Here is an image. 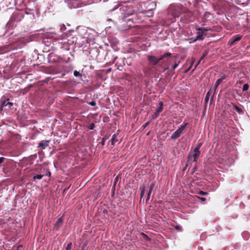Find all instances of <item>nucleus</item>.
<instances>
[{"mask_svg": "<svg viewBox=\"0 0 250 250\" xmlns=\"http://www.w3.org/2000/svg\"><path fill=\"white\" fill-rule=\"evenodd\" d=\"M74 76L76 77H79V78H81L82 77V75L80 73V72L77 70H75L74 71Z\"/></svg>", "mask_w": 250, "mask_h": 250, "instance_id": "nucleus-23", "label": "nucleus"}, {"mask_svg": "<svg viewBox=\"0 0 250 250\" xmlns=\"http://www.w3.org/2000/svg\"><path fill=\"white\" fill-rule=\"evenodd\" d=\"M235 43V42H233V39L232 38L230 39L229 42V44L230 46L233 45Z\"/></svg>", "mask_w": 250, "mask_h": 250, "instance_id": "nucleus-26", "label": "nucleus"}, {"mask_svg": "<svg viewBox=\"0 0 250 250\" xmlns=\"http://www.w3.org/2000/svg\"><path fill=\"white\" fill-rule=\"evenodd\" d=\"M214 93L212 94V92L211 91V89H210L208 92L206 94L205 98V104H207L208 102V100L209 98H210V101L211 102L213 100V96H214Z\"/></svg>", "mask_w": 250, "mask_h": 250, "instance_id": "nucleus-8", "label": "nucleus"}, {"mask_svg": "<svg viewBox=\"0 0 250 250\" xmlns=\"http://www.w3.org/2000/svg\"><path fill=\"white\" fill-rule=\"evenodd\" d=\"M194 62V59H192V62H191V65H190V66H189V67L188 69H187V70H186L185 71V72H186V73H187V72H188V71L190 69V68H191V65H192V64Z\"/></svg>", "mask_w": 250, "mask_h": 250, "instance_id": "nucleus-34", "label": "nucleus"}, {"mask_svg": "<svg viewBox=\"0 0 250 250\" xmlns=\"http://www.w3.org/2000/svg\"><path fill=\"white\" fill-rule=\"evenodd\" d=\"M150 194H151V192H148L147 195V197H146V202H147V201L149 200V199L150 198Z\"/></svg>", "mask_w": 250, "mask_h": 250, "instance_id": "nucleus-37", "label": "nucleus"}, {"mask_svg": "<svg viewBox=\"0 0 250 250\" xmlns=\"http://www.w3.org/2000/svg\"><path fill=\"white\" fill-rule=\"evenodd\" d=\"M168 69V67H165L163 70V72H165V71H166Z\"/></svg>", "mask_w": 250, "mask_h": 250, "instance_id": "nucleus-44", "label": "nucleus"}, {"mask_svg": "<svg viewBox=\"0 0 250 250\" xmlns=\"http://www.w3.org/2000/svg\"><path fill=\"white\" fill-rule=\"evenodd\" d=\"M107 0H103V1H104V2H105V1H106Z\"/></svg>", "mask_w": 250, "mask_h": 250, "instance_id": "nucleus-51", "label": "nucleus"}, {"mask_svg": "<svg viewBox=\"0 0 250 250\" xmlns=\"http://www.w3.org/2000/svg\"><path fill=\"white\" fill-rule=\"evenodd\" d=\"M72 39V38L70 36H64L62 38L58 39L55 41V42L56 44H58V47L60 48L65 50H69L70 47L72 46L74 43V41Z\"/></svg>", "mask_w": 250, "mask_h": 250, "instance_id": "nucleus-2", "label": "nucleus"}, {"mask_svg": "<svg viewBox=\"0 0 250 250\" xmlns=\"http://www.w3.org/2000/svg\"><path fill=\"white\" fill-rule=\"evenodd\" d=\"M102 0H94V1L95 2H98V1H101Z\"/></svg>", "mask_w": 250, "mask_h": 250, "instance_id": "nucleus-46", "label": "nucleus"}, {"mask_svg": "<svg viewBox=\"0 0 250 250\" xmlns=\"http://www.w3.org/2000/svg\"><path fill=\"white\" fill-rule=\"evenodd\" d=\"M107 139L105 137L103 138L101 142V145L103 146L104 145L105 141Z\"/></svg>", "mask_w": 250, "mask_h": 250, "instance_id": "nucleus-29", "label": "nucleus"}, {"mask_svg": "<svg viewBox=\"0 0 250 250\" xmlns=\"http://www.w3.org/2000/svg\"><path fill=\"white\" fill-rule=\"evenodd\" d=\"M16 17H17V18H19L18 19H17L18 21H20V20H21V18H22V17H22L21 16H20H20H18V15L17 16V14H15V15H14L13 16V17H12V19H16Z\"/></svg>", "mask_w": 250, "mask_h": 250, "instance_id": "nucleus-25", "label": "nucleus"}, {"mask_svg": "<svg viewBox=\"0 0 250 250\" xmlns=\"http://www.w3.org/2000/svg\"><path fill=\"white\" fill-rule=\"evenodd\" d=\"M219 85V84L215 82V83L214 84V85L213 86V89H214V92H213V93L214 94L215 93V91H216V89L217 88V87H218V86Z\"/></svg>", "mask_w": 250, "mask_h": 250, "instance_id": "nucleus-27", "label": "nucleus"}, {"mask_svg": "<svg viewBox=\"0 0 250 250\" xmlns=\"http://www.w3.org/2000/svg\"><path fill=\"white\" fill-rule=\"evenodd\" d=\"M49 144V141H42L38 144V147L41 148L42 149H45L47 146H48Z\"/></svg>", "mask_w": 250, "mask_h": 250, "instance_id": "nucleus-11", "label": "nucleus"}, {"mask_svg": "<svg viewBox=\"0 0 250 250\" xmlns=\"http://www.w3.org/2000/svg\"><path fill=\"white\" fill-rule=\"evenodd\" d=\"M44 173H45V176H47L49 177L51 176V173L50 171H49V170H46V173L44 172Z\"/></svg>", "mask_w": 250, "mask_h": 250, "instance_id": "nucleus-32", "label": "nucleus"}, {"mask_svg": "<svg viewBox=\"0 0 250 250\" xmlns=\"http://www.w3.org/2000/svg\"><path fill=\"white\" fill-rule=\"evenodd\" d=\"M44 176L45 173H44L43 171H41L40 172V174H33L32 181L36 182V180H41Z\"/></svg>", "mask_w": 250, "mask_h": 250, "instance_id": "nucleus-10", "label": "nucleus"}, {"mask_svg": "<svg viewBox=\"0 0 250 250\" xmlns=\"http://www.w3.org/2000/svg\"><path fill=\"white\" fill-rule=\"evenodd\" d=\"M125 21H126V23H123L124 26L132 27L134 26L133 21L132 19H125Z\"/></svg>", "mask_w": 250, "mask_h": 250, "instance_id": "nucleus-13", "label": "nucleus"}, {"mask_svg": "<svg viewBox=\"0 0 250 250\" xmlns=\"http://www.w3.org/2000/svg\"><path fill=\"white\" fill-rule=\"evenodd\" d=\"M200 62H201V61H199L197 62V63L195 65L194 67V68H193V70H192L193 71V70H194L196 68L197 66H198V65L200 63Z\"/></svg>", "mask_w": 250, "mask_h": 250, "instance_id": "nucleus-39", "label": "nucleus"}, {"mask_svg": "<svg viewBox=\"0 0 250 250\" xmlns=\"http://www.w3.org/2000/svg\"><path fill=\"white\" fill-rule=\"evenodd\" d=\"M86 243H84V244H83V246H86Z\"/></svg>", "mask_w": 250, "mask_h": 250, "instance_id": "nucleus-52", "label": "nucleus"}, {"mask_svg": "<svg viewBox=\"0 0 250 250\" xmlns=\"http://www.w3.org/2000/svg\"><path fill=\"white\" fill-rule=\"evenodd\" d=\"M66 2L70 9L77 8L83 6V3L80 0H67Z\"/></svg>", "mask_w": 250, "mask_h": 250, "instance_id": "nucleus-7", "label": "nucleus"}, {"mask_svg": "<svg viewBox=\"0 0 250 250\" xmlns=\"http://www.w3.org/2000/svg\"><path fill=\"white\" fill-rule=\"evenodd\" d=\"M234 109L240 114H243V110L237 105L234 106Z\"/></svg>", "mask_w": 250, "mask_h": 250, "instance_id": "nucleus-19", "label": "nucleus"}, {"mask_svg": "<svg viewBox=\"0 0 250 250\" xmlns=\"http://www.w3.org/2000/svg\"><path fill=\"white\" fill-rule=\"evenodd\" d=\"M162 111V108L161 107H158V109L156 110L154 114L152 115V118L153 119H156L157 117H158L159 113Z\"/></svg>", "mask_w": 250, "mask_h": 250, "instance_id": "nucleus-16", "label": "nucleus"}, {"mask_svg": "<svg viewBox=\"0 0 250 250\" xmlns=\"http://www.w3.org/2000/svg\"><path fill=\"white\" fill-rule=\"evenodd\" d=\"M197 167L196 164H195L194 166V169H195Z\"/></svg>", "mask_w": 250, "mask_h": 250, "instance_id": "nucleus-47", "label": "nucleus"}, {"mask_svg": "<svg viewBox=\"0 0 250 250\" xmlns=\"http://www.w3.org/2000/svg\"><path fill=\"white\" fill-rule=\"evenodd\" d=\"M110 70H111V68H110V69H109L108 70V72H109Z\"/></svg>", "mask_w": 250, "mask_h": 250, "instance_id": "nucleus-50", "label": "nucleus"}, {"mask_svg": "<svg viewBox=\"0 0 250 250\" xmlns=\"http://www.w3.org/2000/svg\"><path fill=\"white\" fill-rule=\"evenodd\" d=\"M242 38V36H239L238 35L235 36L232 39H233V42H235L240 41Z\"/></svg>", "mask_w": 250, "mask_h": 250, "instance_id": "nucleus-22", "label": "nucleus"}, {"mask_svg": "<svg viewBox=\"0 0 250 250\" xmlns=\"http://www.w3.org/2000/svg\"><path fill=\"white\" fill-rule=\"evenodd\" d=\"M168 12L174 17H179L183 12V6L180 3L171 4L168 7Z\"/></svg>", "mask_w": 250, "mask_h": 250, "instance_id": "nucleus-4", "label": "nucleus"}, {"mask_svg": "<svg viewBox=\"0 0 250 250\" xmlns=\"http://www.w3.org/2000/svg\"><path fill=\"white\" fill-rule=\"evenodd\" d=\"M71 246H72V243L71 242H70L68 244H67V246L66 248V250H69L71 249Z\"/></svg>", "mask_w": 250, "mask_h": 250, "instance_id": "nucleus-30", "label": "nucleus"}, {"mask_svg": "<svg viewBox=\"0 0 250 250\" xmlns=\"http://www.w3.org/2000/svg\"><path fill=\"white\" fill-rule=\"evenodd\" d=\"M108 21L113 22V21H112V20L111 19H108Z\"/></svg>", "mask_w": 250, "mask_h": 250, "instance_id": "nucleus-48", "label": "nucleus"}, {"mask_svg": "<svg viewBox=\"0 0 250 250\" xmlns=\"http://www.w3.org/2000/svg\"><path fill=\"white\" fill-rule=\"evenodd\" d=\"M171 55V54L170 53L166 52L161 56L159 58H157L153 55H148L147 56V58L149 64L154 66L157 65L160 61H162L163 63L166 62Z\"/></svg>", "mask_w": 250, "mask_h": 250, "instance_id": "nucleus-3", "label": "nucleus"}, {"mask_svg": "<svg viewBox=\"0 0 250 250\" xmlns=\"http://www.w3.org/2000/svg\"><path fill=\"white\" fill-rule=\"evenodd\" d=\"M249 88V85L248 83H245L243 86L242 91H247Z\"/></svg>", "mask_w": 250, "mask_h": 250, "instance_id": "nucleus-24", "label": "nucleus"}, {"mask_svg": "<svg viewBox=\"0 0 250 250\" xmlns=\"http://www.w3.org/2000/svg\"><path fill=\"white\" fill-rule=\"evenodd\" d=\"M140 190H141L140 198H141V199L142 198V197H143V196L144 195V194H145V188L144 187H140Z\"/></svg>", "mask_w": 250, "mask_h": 250, "instance_id": "nucleus-21", "label": "nucleus"}, {"mask_svg": "<svg viewBox=\"0 0 250 250\" xmlns=\"http://www.w3.org/2000/svg\"><path fill=\"white\" fill-rule=\"evenodd\" d=\"M13 105V103L12 102H10L8 101V99L7 100H4L1 103V106L3 107L9 105V107L12 106Z\"/></svg>", "mask_w": 250, "mask_h": 250, "instance_id": "nucleus-15", "label": "nucleus"}, {"mask_svg": "<svg viewBox=\"0 0 250 250\" xmlns=\"http://www.w3.org/2000/svg\"><path fill=\"white\" fill-rule=\"evenodd\" d=\"M149 124V122H147L146 123H145L143 125H142V128L143 129L145 128L147 125H148Z\"/></svg>", "mask_w": 250, "mask_h": 250, "instance_id": "nucleus-36", "label": "nucleus"}, {"mask_svg": "<svg viewBox=\"0 0 250 250\" xmlns=\"http://www.w3.org/2000/svg\"><path fill=\"white\" fill-rule=\"evenodd\" d=\"M142 235L143 236L144 238H148V236L146 234H145V233H142Z\"/></svg>", "mask_w": 250, "mask_h": 250, "instance_id": "nucleus-43", "label": "nucleus"}, {"mask_svg": "<svg viewBox=\"0 0 250 250\" xmlns=\"http://www.w3.org/2000/svg\"><path fill=\"white\" fill-rule=\"evenodd\" d=\"M88 104L92 106H95L96 104V103L95 101H92L89 102Z\"/></svg>", "mask_w": 250, "mask_h": 250, "instance_id": "nucleus-31", "label": "nucleus"}, {"mask_svg": "<svg viewBox=\"0 0 250 250\" xmlns=\"http://www.w3.org/2000/svg\"><path fill=\"white\" fill-rule=\"evenodd\" d=\"M227 78V76L225 74H223L220 78L218 79L216 82L219 85L223 82V80Z\"/></svg>", "mask_w": 250, "mask_h": 250, "instance_id": "nucleus-17", "label": "nucleus"}, {"mask_svg": "<svg viewBox=\"0 0 250 250\" xmlns=\"http://www.w3.org/2000/svg\"><path fill=\"white\" fill-rule=\"evenodd\" d=\"M95 127V125L94 124H91L89 125V129L90 130L93 129Z\"/></svg>", "mask_w": 250, "mask_h": 250, "instance_id": "nucleus-35", "label": "nucleus"}, {"mask_svg": "<svg viewBox=\"0 0 250 250\" xmlns=\"http://www.w3.org/2000/svg\"><path fill=\"white\" fill-rule=\"evenodd\" d=\"M168 76H170V77H171V76H172V75L170 74H168Z\"/></svg>", "mask_w": 250, "mask_h": 250, "instance_id": "nucleus-49", "label": "nucleus"}, {"mask_svg": "<svg viewBox=\"0 0 250 250\" xmlns=\"http://www.w3.org/2000/svg\"><path fill=\"white\" fill-rule=\"evenodd\" d=\"M198 31H201L203 32L206 35L207 31L209 30V29L207 28H202V27H199L197 29Z\"/></svg>", "mask_w": 250, "mask_h": 250, "instance_id": "nucleus-20", "label": "nucleus"}, {"mask_svg": "<svg viewBox=\"0 0 250 250\" xmlns=\"http://www.w3.org/2000/svg\"><path fill=\"white\" fill-rule=\"evenodd\" d=\"M156 189V186H155V184L154 183H152L150 186H149V190H148V192H151L153 191V190H155Z\"/></svg>", "mask_w": 250, "mask_h": 250, "instance_id": "nucleus-18", "label": "nucleus"}, {"mask_svg": "<svg viewBox=\"0 0 250 250\" xmlns=\"http://www.w3.org/2000/svg\"><path fill=\"white\" fill-rule=\"evenodd\" d=\"M176 228V229H180V227H179V226H177L176 227V228Z\"/></svg>", "mask_w": 250, "mask_h": 250, "instance_id": "nucleus-45", "label": "nucleus"}, {"mask_svg": "<svg viewBox=\"0 0 250 250\" xmlns=\"http://www.w3.org/2000/svg\"><path fill=\"white\" fill-rule=\"evenodd\" d=\"M188 124L187 123H184L183 124L181 125L178 129L172 133L171 136V139L172 140H175L178 138L180 136L183 130L185 129Z\"/></svg>", "mask_w": 250, "mask_h": 250, "instance_id": "nucleus-6", "label": "nucleus"}, {"mask_svg": "<svg viewBox=\"0 0 250 250\" xmlns=\"http://www.w3.org/2000/svg\"><path fill=\"white\" fill-rule=\"evenodd\" d=\"M118 134H114L112 136L111 143L112 145H115L118 142Z\"/></svg>", "mask_w": 250, "mask_h": 250, "instance_id": "nucleus-14", "label": "nucleus"}, {"mask_svg": "<svg viewBox=\"0 0 250 250\" xmlns=\"http://www.w3.org/2000/svg\"><path fill=\"white\" fill-rule=\"evenodd\" d=\"M118 9L119 12H117L119 14V19L123 21H124L127 18L137 13L136 10L134 9L133 7L127 5L126 3L121 4H117L112 9L113 11Z\"/></svg>", "mask_w": 250, "mask_h": 250, "instance_id": "nucleus-1", "label": "nucleus"}, {"mask_svg": "<svg viewBox=\"0 0 250 250\" xmlns=\"http://www.w3.org/2000/svg\"><path fill=\"white\" fill-rule=\"evenodd\" d=\"M179 62L177 63H176L175 64H174L172 66V69H175L177 68V67L179 65Z\"/></svg>", "mask_w": 250, "mask_h": 250, "instance_id": "nucleus-33", "label": "nucleus"}, {"mask_svg": "<svg viewBox=\"0 0 250 250\" xmlns=\"http://www.w3.org/2000/svg\"><path fill=\"white\" fill-rule=\"evenodd\" d=\"M207 52H204L203 55H202V56L201 57L199 61H201L202 60H203L204 59V58L207 56Z\"/></svg>", "mask_w": 250, "mask_h": 250, "instance_id": "nucleus-28", "label": "nucleus"}, {"mask_svg": "<svg viewBox=\"0 0 250 250\" xmlns=\"http://www.w3.org/2000/svg\"><path fill=\"white\" fill-rule=\"evenodd\" d=\"M207 194V192H205L203 191H200L199 192V194L201 195H206Z\"/></svg>", "mask_w": 250, "mask_h": 250, "instance_id": "nucleus-38", "label": "nucleus"}, {"mask_svg": "<svg viewBox=\"0 0 250 250\" xmlns=\"http://www.w3.org/2000/svg\"><path fill=\"white\" fill-rule=\"evenodd\" d=\"M159 107H161L163 108V103L162 102H159Z\"/></svg>", "mask_w": 250, "mask_h": 250, "instance_id": "nucleus-40", "label": "nucleus"}, {"mask_svg": "<svg viewBox=\"0 0 250 250\" xmlns=\"http://www.w3.org/2000/svg\"><path fill=\"white\" fill-rule=\"evenodd\" d=\"M199 199L202 201H205L206 200V198L204 197H199Z\"/></svg>", "mask_w": 250, "mask_h": 250, "instance_id": "nucleus-42", "label": "nucleus"}, {"mask_svg": "<svg viewBox=\"0 0 250 250\" xmlns=\"http://www.w3.org/2000/svg\"><path fill=\"white\" fill-rule=\"evenodd\" d=\"M197 35L196 36L195 38L192 41L193 42H195L198 40H203L205 38V36H206V34H205L201 31L197 30Z\"/></svg>", "mask_w": 250, "mask_h": 250, "instance_id": "nucleus-9", "label": "nucleus"}, {"mask_svg": "<svg viewBox=\"0 0 250 250\" xmlns=\"http://www.w3.org/2000/svg\"><path fill=\"white\" fill-rule=\"evenodd\" d=\"M62 223L63 219H62V218L61 217L58 218L55 224L54 228L56 229H59L62 225Z\"/></svg>", "mask_w": 250, "mask_h": 250, "instance_id": "nucleus-12", "label": "nucleus"}, {"mask_svg": "<svg viewBox=\"0 0 250 250\" xmlns=\"http://www.w3.org/2000/svg\"><path fill=\"white\" fill-rule=\"evenodd\" d=\"M202 146V144L200 143L198 145V146L194 149L193 154L191 155L189 154L188 156V161H189L190 159H192V161L193 162L197 163V159L200 156V148Z\"/></svg>", "mask_w": 250, "mask_h": 250, "instance_id": "nucleus-5", "label": "nucleus"}, {"mask_svg": "<svg viewBox=\"0 0 250 250\" xmlns=\"http://www.w3.org/2000/svg\"><path fill=\"white\" fill-rule=\"evenodd\" d=\"M4 159V157H0V164L1 163H3Z\"/></svg>", "mask_w": 250, "mask_h": 250, "instance_id": "nucleus-41", "label": "nucleus"}]
</instances>
